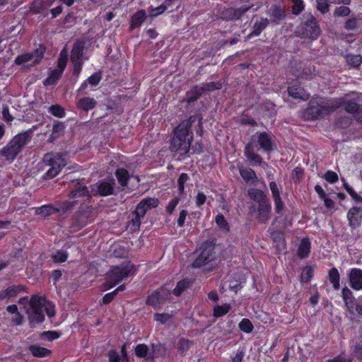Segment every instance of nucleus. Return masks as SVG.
<instances>
[{"label": "nucleus", "instance_id": "72a5a7b5", "mask_svg": "<svg viewBox=\"0 0 362 362\" xmlns=\"http://www.w3.org/2000/svg\"><path fill=\"white\" fill-rule=\"evenodd\" d=\"M148 353V347L145 344H139L134 347V354L138 358H145Z\"/></svg>", "mask_w": 362, "mask_h": 362}, {"label": "nucleus", "instance_id": "0e129e2a", "mask_svg": "<svg viewBox=\"0 0 362 362\" xmlns=\"http://www.w3.org/2000/svg\"><path fill=\"white\" fill-rule=\"evenodd\" d=\"M245 353L243 349L238 350L234 356H230V362H243Z\"/></svg>", "mask_w": 362, "mask_h": 362}, {"label": "nucleus", "instance_id": "c03bdc74", "mask_svg": "<svg viewBox=\"0 0 362 362\" xmlns=\"http://www.w3.org/2000/svg\"><path fill=\"white\" fill-rule=\"evenodd\" d=\"M288 93L290 95L295 98H305V95L303 93L302 89L300 87L291 86L288 88Z\"/></svg>", "mask_w": 362, "mask_h": 362}, {"label": "nucleus", "instance_id": "37998d69", "mask_svg": "<svg viewBox=\"0 0 362 362\" xmlns=\"http://www.w3.org/2000/svg\"><path fill=\"white\" fill-rule=\"evenodd\" d=\"M170 2H171V0H166L165 2V5H162L154 8H151L148 11L149 15L151 16L155 17L163 13L167 8L166 5L168 4Z\"/></svg>", "mask_w": 362, "mask_h": 362}, {"label": "nucleus", "instance_id": "7c9ffc66", "mask_svg": "<svg viewBox=\"0 0 362 362\" xmlns=\"http://www.w3.org/2000/svg\"><path fill=\"white\" fill-rule=\"evenodd\" d=\"M68 253L63 250H58L51 256L52 260L54 264H61L65 262L68 259Z\"/></svg>", "mask_w": 362, "mask_h": 362}, {"label": "nucleus", "instance_id": "aec40b11", "mask_svg": "<svg viewBox=\"0 0 362 362\" xmlns=\"http://www.w3.org/2000/svg\"><path fill=\"white\" fill-rule=\"evenodd\" d=\"M305 31L303 35L310 39H315L320 34V28L315 19L312 18L311 21L305 25Z\"/></svg>", "mask_w": 362, "mask_h": 362}, {"label": "nucleus", "instance_id": "b1692460", "mask_svg": "<svg viewBox=\"0 0 362 362\" xmlns=\"http://www.w3.org/2000/svg\"><path fill=\"white\" fill-rule=\"evenodd\" d=\"M316 266L315 264L313 265H306L303 268L301 275H300V281L302 283H308L311 281L314 276V272Z\"/></svg>", "mask_w": 362, "mask_h": 362}, {"label": "nucleus", "instance_id": "c9c22d12", "mask_svg": "<svg viewBox=\"0 0 362 362\" xmlns=\"http://www.w3.org/2000/svg\"><path fill=\"white\" fill-rule=\"evenodd\" d=\"M215 221L217 226L221 230H224L226 231L229 230L228 223L226 220L225 216L222 214H218L216 216Z\"/></svg>", "mask_w": 362, "mask_h": 362}, {"label": "nucleus", "instance_id": "6ab92c4d", "mask_svg": "<svg viewBox=\"0 0 362 362\" xmlns=\"http://www.w3.org/2000/svg\"><path fill=\"white\" fill-rule=\"evenodd\" d=\"M311 243L308 238H303L298 245L297 255L300 259L308 257L310 253Z\"/></svg>", "mask_w": 362, "mask_h": 362}, {"label": "nucleus", "instance_id": "a18cd8bd", "mask_svg": "<svg viewBox=\"0 0 362 362\" xmlns=\"http://www.w3.org/2000/svg\"><path fill=\"white\" fill-rule=\"evenodd\" d=\"M116 176L118 181H127L128 180L133 178L129 175V173L125 169H118L116 172Z\"/></svg>", "mask_w": 362, "mask_h": 362}, {"label": "nucleus", "instance_id": "412c9836", "mask_svg": "<svg viewBox=\"0 0 362 362\" xmlns=\"http://www.w3.org/2000/svg\"><path fill=\"white\" fill-rule=\"evenodd\" d=\"M327 279L334 291L340 288V274L336 267H332L328 271Z\"/></svg>", "mask_w": 362, "mask_h": 362}, {"label": "nucleus", "instance_id": "cd10ccee", "mask_svg": "<svg viewBox=\"0 0 362 362\" xmlns=\"http://www.w3.org/2000/svg\"><path fill=\"white\" fill-rule=\"evenodd\" d=\"M230 310V305L228 303H223L221 305H217L214 307L213 316L215 318H218L226 315Z\"/></svg>", "mask_w": 362, "mask_h": 362}, {"label": "nucleus", "instance_id": "79ce46f5", "mask_svg": "<svg viewBox=\"0 0 362 362\" xmlns=\"http://www.w3.org/2000/svg\"><path fill=\"white\" fill-rule=\"evenodd\" d=\"M267 24L268 21L267 19H261L259 21L257 22L255 25L252 35L255 36L259 35L261 31L266 28Z\"/></svg>", "mask_w": 362, "mask_h": 362}, {"label": "nucleus", "instance_id": "864d4df0", "mask_svg": "<svg viewBox=\"0 0 362 362\" xmlns=\"http://www.w3.org/2000/svg\"><path fill=\"white\" fill-rule=\"evenodd\" d=\"M347 62L354 66H358L362 62V57L360 55L349 56L347 58Z\"/></svg>", "mask_w": 362, "mask_h": 362}, {"label": "nucleus", "instance_id": "13d9d810", "mask_svg": "<svg viewBox=\"0 0 362 362\" xmlns=\"http://www.w3.org/2000/svg\"><path fill=\"white\" fill-rule=\"evenodd\" d=\"M274 202L275 212L278 214H281L284 209V202L281 197L273 199Z\"/></svg>", "mask_w": 362, "mask_h": 362}, {"label": "nucleus", "instance_id": "393cba45", "mask_svg": "<svg viewBox=\"0 0 362 362\" xmlns=\"http://www.w3.org/2000/svg\"><path fill=\"white\" fill-rule=\"evenodd\" d=\"M47 302L46 297L33 295L30 300V306L31 309H42Z\"/></svg>", "mask_w": 362, "mask_h": 362}, {"label": "nucleus", "instance_id": "f704fd0d", "mask_svg": "<svg viewBox=\"0 0 362 362\" xmlns=\"http://www.w3.org/2000/svg\"><path fill=\"white\" fill-rule=\"evenodd\" d=\"M343 185L346 189V191L349 194L351 199L356 203H361L362 202V197L358 195L355 190L353 189L351 186L349 185L348 182H343Z\"/></svg>", "mask_w": 362, "mask_h": 362}, {"label": "nucleus", "instance_id": "e2e57ef3", "mask_svg": "<svg viewBox=\"0 0 362 362\" xmlns=\"http://www.w3.org/2000/svg\"><path fill=\"white\" fill-rule=\"evenodd\" d=\"M110 362H120V357L116 350L112 349L108 352Z\"/></svg>", "mask_w": 362, "mask_h": 362}, {"label": "nucleus", "instance_id": "c85d7f7f", "mask_svg": "<svg viewBox=\"0 0 362 362\" xmlns=\"http://www.w3.org/2000/svg\"><path fill=\"white\" fill-rule=\"evenodd\" d=\"M194 341L182 337L179 339L177 345V351L181 354H185L193 345Z\"/></svg>", "mask_w": 362, "mask_h": 362}, {"label": "nucleus", "instance_id": "423d86ee", "mask_svg": "<svg viewBox=\"0 0 362 362\" xmlns=\"http://www.w3.org/2000/svg\"><path fill=\"white\" fill-rule=\"evenodd\" d=\"M215 246L214 240L202 243L199 247V254L192 264V267L200 268L213 261L216 257Z\"/></svg>", "mask_w": 362, "mask_h": 362}, {"label": "nucleus", "instance_id": "2eb2a0df", "mask_svg": "<svg viewBox=\"0 0 362 362\" xmlns=\"http://www.w3.org/2000/svg\"><path fill=\"white\" fill-rule=\"evenodd\" d=\"M83 49V43L77 42L75 43L71 51V61L74 66L75 71L79 72L81 66V57H82V51Z\"/></svg>", "mask_w": 362, "mask_h": 362}, {"label": "nucleus", "instance_id": "5fc2aeb1", "mask_svg": "<svg viewBox=\"0 0 362 362\" xmlns=\"http://www.w3.org/2000/svg\"><path fill=\"white\" fill-rule=\"evenodd\" d=\"M50 112L56 117H62L64 115V109L59 106L54 105L49 108Z\"/></svg>", "mask_w": 362, "mask_h": 362}, {"label": "nucleus", "instance_id": "4be33fe9", "mask_svg": "<svg viewBox=\"0 0 362 362\" xmlns=\"http://www.w3.org/2000/svg\"><path fill=\"white\" fill-rule=\"evenodd\" d=\"M28 350L34 357L37 358L49 356L52 354L51 350L36 344L30 345Z\"/></svg>", "mask_w": 362, "mask_h": 362}, {"label": "nucleus", "instance_id": "4d7b16f0", "mask_svg": "<svg viewBox=\"0 0 362 362\" xmlns=\"http://www.w3.org/2000/svg\"><path fill=\"white\" fill-rule=\"evenodd\" d=\"M350 13L349 8L346 6H341L335 9L334 13L338 16H346Z\"/></svg>", "mask_w": 362, "mask_h": 362}, {"label": "nucleus", "instance_id": "7ed1b4c3", "mask_svg": "<svg viewBox=\"0 0 362 362\" xmlns=\"http://www.w3.org/2000/svg\"><path fill=\"white\" fill-rule=\"evenodd\" d=\"M258 144L265 151H271L272 144L270 136L266 133H258L254 135L251 142L245 147V154L247 159L254 164H260L261 158L257 154Z\"/></svg>", "mask_w": 362, "mask_h": 362}, {"label": "nucleus", "instance_id": "0eeeda50", "mask_svg": "<svg viewBox=\"0 0 362 362\" xmlns=\"http://www.w3.org/2000/svg\"><path fill=\"white\" fill-rule=\"evenodd\" d=\"M135 267L130 262H125L119 265L112 267L107 274V278L115 281L117 284L127 278L132 272H135Z\"/></svg>", "mask_w": 362, "mask_h": 362}, {"label": "nucleus", "instance_id": "de8ad7c7", "mask_svg": "<svg viewBox=\"0 0 362 362\" xmlns=\"http://www.w3.org/2000/svg\"><path fill=\"white\" fill-rule=\"evenodd\" d=\"M293 8L292 12L293 13L298 15L299 14L304 8L303 2L302 0H293Z\"/></svg>", "mask_w": 362, "mask_h": 362}, {"label": "nucleus", "instance_id": "a878e982", "mask_svg": "<svg viewBox=\"0 0 362 362\" xmlns=\"http://www.w3.org/2000/svg\"><path fill=\"white\" fill-rule=\"evenodd\" d=\"M192 281L188 279H183L179 281L173 289V293L176 296H180L185 290L192 285Z\"/></svg>", "mask_w": 362, "mask_h": 362}, {"label": "nucleus", "instance_id": "e433bc0d", "mask_svg": "<svg viewBox=\"0 0 362 362\" xmlns=\"http://www.w3.org/2000/svg\"><path fill=\"white\" fill-rule=\"evenodd\" d=\"M61 333L57 331H45L40 334V337L43 339H46L49 341H52L54 339L59 338Z\"/></svg>", "mask_w": 362, "mask_h": 362}, {"label": "nucleus", "instance_id": "a19ab883", "mask_svg": "<svg viewBox=\"0 0 362 362\" xmlns=\"http://www.w3.org/2000/svg\"><path fill=\"white\" fill-rule=\"evenodd\" d=\"M239 173L245 180H252L255 177L254 171L250 168L240 167L239 168Z\"/></svg>", "mask_w": 362, "mask_h": 362}, {"label": "nucleus", "instance_id": "20e7f679", "mask_svg": "<svg viewBox=\"0 0 362 362\" xmlns=\"http://www.w3.org/2000/svg\"><path fill=\"white\" fill-rule=\"evenodd\" d=\"M29 141L30 137L27 133L18 134L1 149L0 156L11 163L15 159L17 155L22 151L24 146H25Z\"/></svg>", "mask_w": 362, "mask_h": 362}, {"label": "nucleus", "instance_id": "2f4dec72", "mask_svg": "<svg viewBox=\"0 0 362 362\" xmlns=\"http://www.w3.org/2000/svg\"><path fill=\"white\" fill-rule=\"evenodd\" d=\"M238 327L240 331L250 334L254 329V326L252 322L248 318H243L238 324Z\"/></svg>", "mask_w": 362, "mask_h": 362}, {"label": "nucleus", "instance_id": "4468645a", "mask_svg": "<svg viewBox=\"0 0 362 362\" xmlns=\"http://www.w3.org/2000/svg\"><path fill=\"white\" fill-rule=\"evenodd\" d=\"M350 286L355 291L362 290V269L351 268L347 273Z\"/></svg>", "mask_w": 362, "mask_h": 362}, {"label": "nucleus", "instance_id": "09e8293b", "mask_svg": "<svg viewBox=\"0 0 362 362\" xmlns=\"http://www.w3.org/2000/svg\"><path fill=\"white\" fill-rule=\"evenodd\" d=\"M115 293L112 291L103 296L101 300L100 301V305H107L110 303L116 297Z\"/></svg>", "mask_w": 362, "mask_h": 362}, {"label": "nucleus", "instance_id": "4c0bfd02", "mask_svg": "<svg viewBox=\"0 0 362 362\" xmlns=\"http://www.w3.org/2000/svg\"><path fill=\"white\" fill-rule=\"evenodd\" d=\"M79 107L85 110L92 109L95 105V100L92 98H86L80 100L78 103Z\"/></svg>", "mask_w": 362, "mask_h": 362}, {"label": "nucleus", "instance_id": "338daca9", "mask_svg": "<svg viewBox=\"0 0 362 362\" xmlns=\"http://www.w3.org/2000/svg\"><path fill=\"white\" fill-rule=\"evenodd\" d=\"M206 199V195L202 192H199L196 197V204L197 206H202Z\"/></svg>", "mask_w": 362, "mask_h": 362}, {"label": "nucleus", "instance_id": "473e14b6", "mask_svg": "<svg viewBox=\"0 0 362 362\" xmlns=\"http://www.w3.org/2000/svg\"><path fill=\"white\" fill-rule=\"evenodd\" d=\"M145 18V11L144 10L139 11L132 17L131 27L133 28L141 25Z\"/></svg>", "mask_w": 362, "mask_h": 362}, {"label": "nucleus", "instance_id": "dca6fc26", "mask_svg": "<svg viewBox=\"0 0 362 362\" xmlns=\"http://www.w3.org/2000/svg\"><path fill=\"white\" fill-rule=\"evenodd\" d=\"M25 291V286L21 284L12 285L0 292V301L16 297L21 292Z\"/></svg>", "mask_w": 362, "mask_h": 362}, {"label": "nucleus", "instance_id": "774afa93", "mask_svg": "<svg viewBox=\"0 0 362 362\" xmlns=\"http://www.w3.org/2000/svg\"><path fill=\"white\" fill-rule=\"evenodd\" d=\"M355 356L362 361V344H356L354 349Z\"/></svg>", "mask_w": 362, "mask_h": 362}, {"label": "nucleus", "instance_id": "f3484780", "mask_svg": "<svg viewBox=\"0 0 362 362\" xmlns=\"http://www.w3.org/2000/svg\"><path fill=\"white\" fill-rule=\"evenodd\" d=\"M341 296L343 299L344 305L349 313L353 312L354 303L355 298L352 291L349 288L346 286H344L341 291Z\"/></svg>", "mask_w": 362, "mask_h": 362}, {"label": "nucleus", "instance_id": "c756f323", "mask_svg": "<svg viewBox=\"0 0 362 362\" xmlns=\"http://www.w3.org/2000/svg\"><path fill=\"white\" fill-rule=\"evenodd\" d=\"M115 182H112L115 184ZM98 193L101 196H107L114 194V188L112 182H100L98 187Z\"/></svg>", "mask_w": 362, "mask_h": 362}, {"label": "nucleus", "instance_id": "052dcab7", "mask_svg": "<svg viewBox=\"0 0 362 362\" xmlns=\"http://www.w3.org/2000/svg\"><path fill=\"white\" fill-rule=\"evenodd\" d=\"M344 109L346 112L354 113L358 110V105L356 103L354 102H349V103H345L344 101Z\"/></svg>", "mask_w": 362, "mask_h": 362}, {"label": "nucleus", "instance_id": "603ef678", "mask_svg": "<svg viewBox=\"0 0 362 362\" xmlns=\"http://www.w3.org/2000/svg\"><path fill=\"white\" fill-rule=\"evenodd\" d=\"M47 315L49 317H54L56 314L55 306L53 303L47 300L45 305L44 306Z\"/></svg>", "mask_w": 362, "mask_h": 362}, {"label": "nucleus", "instance_id": "bb28decb", "mask_svg": "<svg viewBox=\"0 0 362 362\" xmlns=\"http://www.w3.org/2000/svg\"><path fill=\"white\" fill-rule=\"evenodd\" d=\"M32 313L29 315L30 323L40 324L44 322L45 315L42 309H31Z\"/></svg>", "mask_w": 362, "mask_h": 362}, {"label": "nucleus", "instance_id": "680f3d73", "mask_svg": "<svg viewBox=\"0 0 362 362\" xmlns=\"http://www.w3.org/2000/svg\"><path fill=\"white\" fill-rule=\"evenodd\" d=\"M62 276V271L61 269H54L51 273V278L53 281V284L55 285Z\"/></svg>", "mask_w": 362, "mask_h": 362}, {"label": "nucleus", "instance_id": "58836bf2", "mask_svg": "<svg viewBox=\"0 0 362 362\" xmlns=\"http://www.w3.org/2000/svg\"><path fill=\"white\" fill-rule=\"evenodd\" d=\"M345 351H341V353L337 356L329 358L326 362H352L353 358L351 356H346Z\"/></svg>", "mask_w": 362, "mask_h": 362}, {"label": "nucleus", "instance_id": "6e6d98bb", "mask_svg": "<svg viewBox=\"0 0 362 362\" xmlns=\"http://www.w3.org/2000/svg\"><path fill=\"white\" fill-rule=\"evenodd\" d=\"M281 226L279 228H284V230L286 229V228L290 227L293 224V217L291 216L286 215L283 219L281 220Z\"/></svg>", "mask_w": 362, "mask_h": 362}, {"label": "nucleus", "instance_id": "9b49d317", "mask_svg": "<svg viewBox=\"0 0 362 362\" xmlns=\"http://www.w3.org/2000/svg\"><path fill=\"white\" fill-rule=\"evenodd\" d=\"M68 57V51L66 49H64L61 54L60 57L58 59V68L54 71H52L48 78L45 80V84L46 86L52 85L55 83V82L59 79L61 76V74L64 69Z\"/></svg>", "mask_w": 362, "mask_h": 362}, {"label": "nucleus", "instance_id": "69168bd1", "mask_svg": "<svg viewBox=\"0 0 362 362\" xmlns=\"http://www.w3.org/2000/svg\"><path fill=\"white\" fill-rule=\"evenodd\" d=\"M269 185L273 199L281 197L276 182H269Z\"/></svg>", "mask_w": 362, "mask_h": 362}, {"label": "nucleus", "instance_id": "8fccbe9b", "mask_svg": "<svg viewBox=\"0 0 362 362\" xmlns=\"http://www.w3.org/2000/svg\"><path fill=\"white\" fill-rule=\"evenodd\" d=\"M134 214V218H133L131 221L132 222V229L133 230H139L141 226V219L144 218L143 216H140L137 213L133 212Z\"/></svg>", "mask_w": 362, "mask_h": 362}, {"label": "nucleus", "instance_id": "ddd939ff", "mask_svg": "<svg viewBox=\"0 0 362 362\" xmlns=\"http://www.w3.org/2000/svg\"><path fill=\"white\" fill-rule=\"evenodd\" d=\"M158 203L159 201L157 198H144L137 204L134 213H137L140 216L144 217L149 210L156 208Z\"/></svg>", "mask_w": 362, "mask_h": 362}, {"label": "nucleus", "instance_id": "39448f33", "mask_svg": "<svg viewBox=\"0 0 362 362\" xmlns=\"http://www.w3.org/2000/svg\"><path fill=\"white\" fill-rule=\"evenodd\" d=\"M42 163L46 171L43 175V178L45 180L53 179L66 165V161L62 155L53 153H47L44 156Z\"/></svg>", "mask_w": 362, "mask_h": 362}, {"label": "nucleus", "instance_id": "49530a36", "mask_svg": "<svg viewBox=\"0 0 362 362\" xmlns=\"http://www.w3.org/2000/svg\"><path fill=\"white\" fill-rule=\"evenodd\" d=\"M153 319L161 324H165L170 319V315L168 313H155Z\"/></svg>", "mask_w": 362, "mask_h": 362}, {"label": "nucleus", "instance_id": "6e6552de", "mask_svg": "<svg viewBox=\"0 0 362 362\" xmlns=\"http://www.w3.org/2000/svg\"><path fill=\"white\" fill-rule=\"evenodd\" d=\"M250 212L255 214V218L259 223H266L271 218V204L269 200L262 203L253 204L250 207Z\"/></svg>", "mask_w": 362, "mask_h": 362}, {"label": "nucleus", "instance_id": "f8f14e48", "mask_svg": "<svg viewBox=\"0 0 362 362\" xmlns=\"http://www.w3.org/2000/svg\"><path fill=\"white\" fill-rule=\"evenodd\" d=\"M349 227L351 230L359 228L362 224V207L354 206L346 214Z\"/></svg>", "mask_w": 362, "mask_h": 362}, {"label": "nucleus", "instance_id": "bf43d9fd", "mask_svg": "<svg viewBox=\"0 0 362 362\" xmlns=\"http://www.w3.org/2000/svg\"><path fill=\"white\" fill-rule=\"evenodd\" d=\"M188 214V212L185 209H182L180 212L179 217L177 220V226L179 227H182L185 225L186 217Z\"/></svg>", "mask_w": 362, "mask_h": 362}, {"label": "nucleus", "instance_id": "f03ea898", "mask_svg": "<svg viewBox=\"0 0 362 362\" xmlns=\"http://www.w3.org/2000/svg\"><path fill=\"white\" fill-rule=\"evenodd\" d=\"M189 122H182L175 129L172 139L171 150L179 156L186 155L189 149L192 135L189 134Z\"/></svg>", "mask_w": 362, "mask_h": 362}, {"label": "nucleus", "instance_id": "3c124183", "mask_svg": "<svg viewBox=\"0 0 362 362\" xmlns=\"http://www.w3.org/2000/svg\"><path fill=\"white\" fill-rule=\"evenodd\" d=\"M179 203V199L177 197H175L172 199L169 203L168 204L165 211L168 214H173L174 210L175 209L176 206H177Z\"/></svg>", "mask_w": 362, "mask_h": 362}, {"label": "nucleus", "instance_id": "a211bd4d", "mask_svg": "<svg viewBox=\"0 0 362 362\" xmlns=\"http://www.w3.org/2000/svg\"><path fill=\"white\" fill-rule=\"evenodd\" d=\"M280 218V216L276 217L272 223V226L268 229V233H269L272 240L274 242H278L281 240L284 239V228H281L279 227L275 226L276 223L277 222L278 219Z\"/></svg>", "mask_w": 362, "mask_h": 362}, {"label": "nucleus", "instance_id": "9d476101", "mask_svg": "<svg viewBox=\"0 0 362 362\" xmlns=\"http://www.w3.org/2000/svg\"><path fill=\"white\" fill-rule=\"evenodd\" d=\"M168 291L161 286L147 296L146 304L152 306L154 309L159 308L168 300Z\"/></svg>", "mask_w": 362, "mask_h": 362}, {"label": "nucleus", "instance_id": "1a4fd4ad", "mask_svg": "<svg viewBox=\"0 0 362 362\" xmlns=\"http://www.w3.org/2000/svg\"><path fill=\"white\" fill-rule=\"evenodd\" d=\"M45 49L40 46L33 53L23 54L16 57L15 62L18 65L25 67L34 66L38 64L42 59Z\"/></svg>", "mask_w": 362, "mask_h": 362}, {"label": "nucleus", "instance_id": "5701e85b", "mask_svg": "<svg viewBox=\"0 0 362 362\" xmlns=\"http://www.w3.org/2000/svg\"><path fill=\"white\" fill-rule=\"evenodd\" d=\"M247 194L249 197L255 202V204L262 203L269 200L266 194L260 189L251 188L248 189Z\"/></svg>", "mask_w": 362, "mask_h": 362}, {"label": "nucleus", "instance_id": "f257e3e1", "mask_svg": "<svg viewBox=\"0 0 362 362\" xmlns=\"http://www.w3.org/2000/svg\"><path fill=\"white\" fill-rule=\"evenodd\" d=\"M81 183L77 182V185L70 191L68 194L69 199L56 202L57 206L49 204L34 207L35 214L45 218L52 214L58 213L65 214L71 212L77 205L81 204L84 198L88 199L90 197L88 187L81 185Z\"/></svg>", "mask_w": 362, "mask_h": 362}, {"label": "nucleus", "instance_id": "ea45409f", "mask_svg": "<svg viewBox=\"0 0 362 362\" xmlns=\"http://www.w3.org/2000/svg\"><path fill=\"white\" fill-rule=\"evenodd\" d=\"M40 1H43L45 4V7L51 6V5L57 4H65L67 6H71L74 3V0H37L35 1V4H38Z\"/></svg>", "mask_w": 362, "mask_h": 362}]
</instances>
